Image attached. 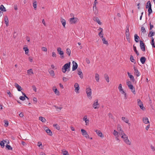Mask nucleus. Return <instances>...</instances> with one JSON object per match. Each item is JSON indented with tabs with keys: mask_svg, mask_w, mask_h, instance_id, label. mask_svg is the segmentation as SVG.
<instances>
[{
	"mask_svg": "<svg viewBox=\"0 0 155 155\" xmlns=\"http://www.w3.org/2000/svg\"><path fill=\"white\" fill-rule=\"evenodd\" d=\"M68 80V78H67L65 77H63V80L64 82H65L67 81Z\"/></svg>",
	"mask_w": 155,
	"mask_h": 155,
	"instance_id": "nucleus-56",
	"label": "nucleus"
},
{
	"mask_svg": "<svg viewBox=\"0 0 155 155\" xmlns=\"http://www.w3.org/2000/svg\"><path fill=\"white\" fill-rule=\"evenodd\" d=\"M155 32H153L152 31H150L149 32V34L148 35L149 37H151L152 36L154 35Z\"/></svg>",
	"mask_w": 155,
	"mask_h": 155,
	"instance_id": "nucleus-33",
	"label": "nucleus"
},
{
	"mask_svg": "<svg viewBox=\"0 0 155 155\" xmlns=\"http://www.w3.org/2000/svg\"><path fill=\"white\" fill-rule=\"evenodd\" d=\"M14 86L18 91H21L22 90V88L17 83H15Z\"/></svg>",
	"mask_w": 155,
	"mask_h": 155,
	"instance_id": "nucleus-16",
	"label": "nucleus"
},
{
	"mask_svg": "<svg viewBox=\"0 0 155 155\" xmlns=\"http://www.w3.org/2000/svg\"><path fill=\"white\" fill-rule=\"evenodd\" d=\"M42 51H47V48L45 47H42Z\"/></svg>",
	"mask_w": 155,
	"mask_h": 155,
	"instance_id": "nucleus-64",
	"label": "nucleus"
},
{
	"mask_svg": "<svg viewBox=\"0 0 155 155\" xmlns=\"http://www.w3.org/2000/svg\"><path fill=\"white\" fill-rule=\"evenodd\" d=\"M148 8V15H150V14L152 12V9L151 8V7Z\"/></svg>",
	"mask_w": 155,
	"mask_h": 155,
	"instance_id": "nucleus-42",
	"label": "nucleus"
},
{
	"mask_svg": "<svg viewBox=\"0 0 155 155\" xmlns=\"http://www.w3.org/2000/svg\"><path fill=\"white\" fill-rule=\"evenodd\" d=\"M128 87L129 89L131 90V91L134 94H136L135 92V88L132 85H128Z\"/></svg>",
	"mask_w": 155,
	"mask_h": 155,
	"instance_id": "nucleus-12",
	"label": "nucleus"
},
{
	"mask_svg": "<svg viewBox=\"0 0 155 155\" xmlns=\"http://www.w3.org/2000/svg\"><path fill=\"white\" fill-rule=\"evenodd\" d=\"M5 21L6 26H8V17L7 16H5Z\"/></svg>",
	"mask_w": 155,
	"mask_h": 155,
	"instance_id": "nucleus-23",
	"label": "nucleus"
},
{
	"mask_svg": "<svg viewBox=\"0 0 155 155\" xmlns=\"http://www.w3.org/2000/svg\"><path fill=\"white\" fill-rule=\"evenodd\" d=\"M134 74H136L137 77L139 76L140 74L139 71H138L137 68L135 67H134Z\"/></svg>",
	"mask_w": 155,
	"mask_h": 155,
	"instance_id": "nucleus-11",
	"label": "nucleus"
},
{
	"mask_svg": "<svg viewBox=\"0 0 155 155\" xmlns=\"http://www.w3.org/2000/svg\"><path fill=\"white\" fill-rule=\"evenodd\" d=\"M78 19L77 18L73 17L70 18L69 21L71 24L76 23L78 21Z\"/></svg>",
	"mask_w": 155,
	"mask_h": 155,
	"instance_id": "nucleus-5",
	"label": "nucleus"
},
{
	"mask_svg": "<svg viewBox=\"0 0 155 155\" xmlns=\"http://www.w3.org/2000/svg\"><path fill=\"white\" fill-rule=\"evenodd\" d=\"M122 119L126 123H128L129 120L127 118H126L124 117H122Z\"/></svg>",
	"mask_w": 155,
	"mask_h": 155,
	"instance_id": "nucleus-38",
	"label": "nucleus"
},
{
	"mask_svg": "<svg viewBox=\"0 0 155 155\" xmlns=\"http://www.w3.org/2000/svg\"><path fill=\"white\" fill-rule=\"evenodd\" d=\"M117 130L119 132V134H122V133H124V132L122 130L121 126L120 125H119L118 126Z\"/></svg>",
	"mask_w": 155,
	"mask_h": 155,
	"instance_id": "nucleus-14",
	"label": "nucleus"
},
{
	"mask_svg": "<svg viewBox=\"0 0 155 155\" xmlns=\"http://www.w3.org/2000/svg\"><path fill=\"white\" fill-rule=\"evenodd\" d=\"M127 74L129 77L130 78V80L133 82H134L135 80V79L134 76L133 75H131L130 73L129 72H127Z\"/></svg>",
	"mask_w": 155,
	"mask_h": 155,
	"instance_id": "nucleus-21",
	"label": "nucleus"
},
{
	"mask_svg": "<svg viewBox=\"0 0 155 155\" xmlns=\"http://www.w3.org/2000/svg\"><path fill=\"white\" fill-rule=\"evenodd\" d=\"M97 135L101 138L103 137L104 136L102 132L100 130H96L95 131Z\"/></svg>",
	"mask_w": 155,
	"mask_h": 155,
	"instance_id": "nucleus-13",
	"label": "nucleus"
},
{
	"mask_svg": "<svg viewBox=\"0 0 155 155\" xmlns=\"http://www.w3.org/2000/svg\"><path fill=\"white\" fill-rule=\"evenodd\" d=\"M101 38H102V41H103V43L104 44L108 45V41H107L106 40V39L104 37H103V36L102 35L101 36Z\"/></svg>",
	"mask_w": 155,
	"mask_h": 155,
	"instance_id": "nucleus-20",
	"label": "nucleus"
},
{
	"mask_svg": "<svg viewBox=\"0 0 155 155\" xmlns=\"http://www.w3.org/2000/svg\"><path fill=\"white\" fill-rule=\"evenodd\" d=\"M0 10L2 11H6V10L5 9V8L4 6L3 5H1L0 6Z\"/></svg>",
	"mask_w": 155,
	"mask_h": 155,
	"instance_id": "nucleus-41",
	"label": "nucleus"
},
{
	"mask_svg": "<svg viewBox=\"0 0 155 155\" xmlns=\"http://www.w3.org/2000/svg\"><path fill=\"white\" fill-rule=\"evenodd\" d=\"M61 48H58L57 49V51L58 53L59 54H60L61 56V58H64V52L63 51H61Z\"/></svg>",
	"mask_w": 155,
	"mask_h": 155,
	"instance_id": "nucleus-6",
	"label": "nucleus"
},
{
	"mask_svg": "<svg viewBox=\"0 0 155 155\" xmlns=\"http://www.w3.org/2000/svg\"><path fill=\"white\" fill-rule=\"evenodd\" d=\"M108 116L110 118H111L112 119L113 118V116L112 114L110 113H109L108 114Z\"/></svg>",
	"mask_w": 155,
	"mask_h": 155,
	"instance_id": "nucleus-62",
	"label": "nucleus"
},
{
	"mask_svg": "<svg viewBox=\"0 0 155 155\" xmlns=\"http://www.w3.org/2000/svg\"><path fill=\"white\" fill-rule=\"evenodd\" d=\"M25 98L26 97H25L21 96L19 97V99L22 101H24L25 100Z\"/></svg>",
	"mask_w": 155,
	"mask_h": 155,
	"instance_id": "nucleus-57",
	"label": "nucleus"
},
{
	"mask_svg": "<svg viewBox=\"0 0 155 155\" xmlns=\"http://www.w3.org/2000/svg\"><path fill=\"white\" fill-rule=\"evenodd\" d=\"M130 60L132 62H134L135 60L134 59L133 56L132 55L130 56Z\"/></svg>",
	"mask_w": 155,
	"mask_h": 155,
	"instance_id": "nucleus-50",
	"label": "nucleus"
},
{
	"mask_svg": "<svg viewBox=\"0 0 155 155\" xmlns=\"http://www.w3.org/2000/svg\"><path fill=\"white\" fill-rule=\"evenodd\" d=\"M7 94L9 95V96L10 97H12V95L11 94L10 91H9L7 92Z\"/></svg>",
	"mask_w": 155,
	"mask_h": 155,
	"instance_id": "nucleus-63",
	"label": "nucleus"
},
{
	"mask_svg": "<svg viewBox=\"0 0 155 155\" xmlns=\"http://www.w3.org/2000/svg\"><path fill=\"white\" fill-rule=\"evenodd\" d=\"M143 123H145V124H147L149 123L148 119L147 117H145L143 118Z\"/></svg>",
	"mask_w": 155,
	"mask_h": 155,
	"instance_id": "nucleus-24",
	"label": "nucleus"
},
{
	"mask_svg": "<svg viewBox=\"0 0 155 155\" xmlns=\"http://www.w3.org/2000/svg\"><path fill=\"white\" fill-rule=\"evenodd\" d=\"M53 90H54V91L55 94H56L57 95H59V92L58 91V90L57 89V88H56L54 90V89H53Z\"/></svg>",
	"mask_w": 155,
	"mask_h": 155,
	"instance_id": "nucleus-48",
	"label": "nucleus"
},
{
	"mask_svg": "<svg viewBox=\"0 0 155 155\" xmlns=\"http://www.w3.org/2000/svg\"><path fill=\"white\" fill-rule=\"evenodd\" d=\"M54 107L57 109H59V110H60L62 108V107H58L55 105L54 106Z\"/></svg>",
	"mask_w": 155,
	"mask_h": 155,
	"instance_id": "nucleus-58",
	"label": "nucleus"
},
{
	"mask_svg": "<svg viewBox=\"0 0 155 155\" xmlns=\"http://www.w3.org/2000/svg\"><path fill=\"white\" fill-rule=\"evenodd\" d=\"M126 84L128 86V85H132L131 82L130 81H128V80H127Z\"/></svg>",
	"mask_w": 155,
	"mask_h": 155,
	"instance_id": "nucleus-54",
	"label": "nucleus"
},
{
	"mask_svg": "<svg viewBox=\"0 0 155 155\" xmlns=\"http://www.w3.org/2000/svg\"><path fill=\"white\" fill-rule=\"evenodd\" d=\"M53 127L56 128L57 130H59L60 129V127L57 124H54Z\"/></svg>",
	"mask_w": 155,
	"mask_h": 155,
	"instance_id": "nucleus-43",
	"label": "nucleus"
},
{
	"mask_svg": "<svg viewBox=\"0 0 155 155\" xmlns=\"http://www.w3.org/2000/svg\"><path fill=\"white\" fill-rule=\"evenodd\" d=\"M6 147L8 149V150H12V148L9 145H7L6 146Z\"/></svg>",
	"mask_w": 155,
	"mask_h": 155,
	"instance_id": "nucleus-53",
	"label": "nucleus"
},
{
	"mask_svg": "<svg viewBox=\"0 0 155 155\" xmlns=\"http://www.w3.org/2000/svg\"><path fill=\"white\" fill-rule=\"evenodd\" d=\"M146 59L145 57H142L140 59V61L142 64H144L146 61Z\"/></svg>",
	"mask_w": 155,
	"mask_h": 155,
	"instance_id": "nucleus-22",
	"label": "nucleus"
},
{
	"mask_svg": "<svg viewBox=\"0 0 155 155\" xmlns=\"http://www.w3.org/2000/svg\"><path fill=\"white\" fill-rule=\"evenodd\" d=\"M93 20L94 21H96L99 25H101V23L97 17H94Z\"/></svg>",
	"mask_w": 155,
	"mask_h": 155,
	"instance_id": "nucleus-18",
	"label": "nucleus"
},
{
	"mask_svg": "<svg viewBox=\"0 0 155 155\" xmlns=\"http://www.w3.org/2000/svg\"><path fill=\"white\" fill-rule=\"evenodd\" d=\"M71 63L69 62L68 63L65 64L62 68V71L63 73H65L66 71H69L70 70Z\"/></svg>",
	"mask_w": 155,
	"mask_h": 155,
	"instance_id": "nucleus-1",
	"label": "nucleus"
},
{
	"mask_svg": "<svg viewBox=\"0 0 155 155\" xmlns=\"http://www.w3.org/2000/svg\"><path fill=\"white\" fill-rule=\"evenodd\" d=\"M0 145L2 148L4 147L5 146V143L3 141H2L0 142Z\"/></svg>",
	"mask_w": 155,
	"mask_h": 155,
	"instance_id": "nucleus-55",
	"label": "nucleus"
},
{
	"mask_svg": "<svg viewBox=\"0 0 155 155\" xmlns=\"http://www.w3.org/2000/svg\"><path fill=\"white\" fill-rule=\"evenodd\" d=\"M33 90L35 92H36L37 91V88L35 85H33L32 86Z\"/></svg>",
	"mask_w": 155,
	"mask_h": 155,
	"instance_id": "nucleus-61",
	"label": "nucleus"
},
{
	"mask_svg": "<svg viewBox=\"0 0 155 155\" xmlns=\"http://www.w3.org/2000/svg\"><path fill=\"white\" fill-rule=\"evenodd\" d=\"M75 88L74 91L76 93H79V90L80 89V87L79 84L77 83L75 84L74 86Z\"/></svg>",
	"mask_w": 155,
	"mask_h": 155,
	"instance_id": "nucleus-9",
	"label": "nucleus"
},
{
	"mask_svg": "<svg viewBox=\"0 0 155 155\" xmlns=\"http://www.w3.org/2000/svg\"><path fill=\"white\" fill-rule=\"evenodd\" d=\"M39 120L43 123L45 122L46 121V119L44 117H39Z\"/></svg>",
	"mask_w": 155,
	"mask_h": 155,
	"instance_id": "nucleus-29",
	"label": "nucleus"
},
{
	"mask_svg": "<svg viewBox=\"0 0 155 155\" xmlns=\"http://www.w3.org/2000/svg\"><path fill=\"white\" fill-rule=\"evenodd\" d=\"M37 145L41 149L43 148V147L42 146L41 142L39 141Z\"/></svg>",
	"mask_w": 155,
	"mask_h": 155,
	"instance_id": "nucleus-39",
	"label": "nucleus"
},
{
	"mask_svg": "<svg viewBox=\"0 0 155 155\" xmlns=\"http://www.w3.org/2000/svg\"><path fill=\"white\" fill-rule=\"evenodd\" d=\"M141 31L142 32H143L144 33L146 32L145 28L143 26H142L141 27Z\"/></svg>",
	"mask_w": 155,
	"mask_h": 155,
	"instance_id": "nucleus-49",
	"label": "nucleus"
},
{
	"mask_svg": "<svg viewBox=\"0 0 155 155\" xmlns=\"http://www.w3.org/2000/svg\"><path fill=\"white\" fill-rule=\"evenodd\" d=\"M140 47L141 49L143 51H145V48L144 44L143 41H140Z\"/></svg>",
	"mask_w": 155,
	"mask_h": 155,
	"instance_id": "nucleus-7",
	"label": "nucleus"
},
{
	"mask_svg": "<svg viewBox=\"0 0 155 155\" xmlns=\"http://www.w3.org/2000/svg\"><path fill=\"white\" fill-rule=\"evenodd\" d=\"M73 66H72V71H74L76 70L77 68L78 65L76 62L74 61H72Z\"/></svg>",
	"mask_w": 155,
	"mask_h": 155,
	"instance_id": "nucleus-10",
	"label": "nucleus"
},
{
	"mask_svg": "<svg viewBox=\"0 0 155 155\" xmlns=\"http://www.w3.org/2000/svg\"><path fill=\"white\" fill-rule=\"evenodd\" d=\"M61 21L64 28H65V25L66 24L65 20L62 18H61Z\"/></svg>",
	"mask_w": 155,
	"mask_h": 155,
	"instance_id": "nucleus-19",
	"label": "nucleus"
},
{
	"mask_svg": "<svg viewBox=\"0 0 155 155\" xmlns=\"http://www.w3.org/2000/svg\"><path fill=\"white\" fill-rule=\"evenodd\" d=\"M113 134L115 136H119V132H118L117 131H116L115 130H114Z\"/></svg>",
	"mask_w": 155,
	"mask_h": 155,
	"instance_id": "nucleus-45",
	"label": "nucleus"
},
{
	"mask_svg": "<svg viewBox=\"0 0 155 155\" xmlns=\"http://www.w3.org/2000/svg\"><path fill=\"white\" fill-rule=\"evenodd\" d=\"M139 37L137 35V34H135L134 35V40L135 41L138 42L139 41Z\"/></svg>",
	"mask_w": 155,
	"mask_h": 155,
	"instance_id": "nucleus-26",
	"label": "nucleus"
},
{
	"mask_svg": "<svg viewBox=\"0 0 155 155\" xmlns=\"http://www.w3.org/2000/svg\"><path fill=\"white\" fill-rule=\"evenodd\" d=\"M95 78L96 81L97 82H99V76L98 74L96 73L95 74Z\"/></svg>",
	"mask_w": 155,
	"mask_h": 155,
	"instance_id": "nucleus-31",
	"label": "nucleus"
},
{
	"mask_svg": "<svg viewBox=\"0 0 155 155\" xmlns=\"http://www.w3.org/2000/svg\"><path fill=\"white\" fill-rule=\"evenodd\" d=\"M104 78L106 79L107 82L108 83L109 82V78L108 75L107 74H105L104 75Z\"/></svg>",
	"mask_w": 155,
	"mask_h": 155,
	"instance_id": "nucleus-27",
	"label": "nucleus"
},
{
	"mask_svg": "<svg viewBox=\"0 0 155 155\" xmlns=\"http://www.w3.org/2000/svg\"><path fill=\"white\" fill-rule=\"evenodd\" d=\"M48 71L49 72V73H50V75L54 77L55 75V74L54 72V71L53 70H48Z\"/></svg>",
	"mask_w": 155,
	"mask_h": 155,
	"instance_id": "nucleus-34",
	"label": "nucleus"
},
{
	"mask_svg": "<svg viewBox=\"0 0 155 155\" xmlns=\"http://www.w3.org/2000/svg\"><path fill=\"white\" fill-rule=\"evenodd\" d=\"M122 134L119 135H122L121 137L123 139L125 143L128 145H130L131 143L128 139L127 136L124 133H123Z\"/></svg>",
	"mask_w": 155,
	"mask_h": 155,
	"instance_id": "nucleus-2",
	"label": "nucleus"
},
{
	"mask_svg": "<svg viewBox=\"0 0 155 155\" xmlns=\"http://www.w3.org/2000/svg\"><path fill=\"white\" fill-rule=\"evenodd\" d=\"M133 48L134 51L135 52L136 54H137V56L139 55V54L138 51H137L136 49V46H134V45L133 46Z\"/></svg>",
	"mask_w": 155,
	"mask_h": 155,
	"instance_id": "nucleus-35",
	"label": "nucleus"
},
{
	"mask_svg": "<svg viewBox=\"0 0 155 155\" xmlns=\"http://www.w3.org/2000/svg\"><path fill=\"white\" fill-rule=\"evenodd\" d=\"M77 71H78V74L79 75L80 78L82 79L83 78V74L81 71V70L80 69L77 70Z\"/></svg>",
	"mask_w": 155,
	"mask_h": 155,
	"instance_id": "nucleus-15",
	"label": "nucleus"
},
{
	"mask_svg": "<svg viewBox=\"0 0 155 155\" xmlns=\"http://www.w3.org/2000/svg\"><path fill=\"white\" fill-rule=\"evenodd\" d=\"M97 3V0H95L94 2V4H93V11H94V8H96V4Z\"/></svg>",
	"mask_w": 155,
	"mask_h": 155,
	"instance_id": "nucleus-44",
	"label": "nucleus"
},
{
	"mask_svg": "<svg viewBox=\"0 0 155 155\" xmlns=\"http://www.w3.org/2000/svg\"><path fill=\"white\" fill-rule=\"evenodd\" d=\"M4 122L5 123L4 126L5 127H7L8 125V121L6 120H4Z\"/></svg>",
	"mask_w": 155,
	"mask_h": 155,
	"instance_id": "nucleus-47",
	"label": "nucleus"
},
{
	"mask_svg": "<svg viewBox=\"0 0 155 155\" xmlns=\"http://www.w3.org/2000/svg\"><path fill=\"white\" fill-rule=\"evenodd\" d=\"M151 44L152 45L153 48H155L154 42V38L153 37L151 38Z\"/></svg>",
	"mask_w": 155,
	"mask_h": 155,
	"instance_id": "nucleus-36",
	"label": "nucleus"
},
{
	"mask_svg": "<svg viewBox=\"0 0 155 155\" xmlns=\"http://www.w3.org/2000/svg\"><path fill=\"white\" fill-rule=\"evenodd\" d=\"M62 153L63 155H69L68 151L66 150L63 151L62 150Z\"/></svg>",
	"mask_w": 155,
	"mask_h": 155,
	"instance_id": "nucleus-40",
	"label": "nucleus"
},
{
	"mask_svg": "<svg viewBox=\"0 0 155 155\" xmlns=\"http://www.w3.org/2000/svg\"><path fill=\"white\" fill-rule=\"evenodd\" d=\"M86 91L87 97L90 99H91L92 97L91 96V88L89 87H87Z\"/></svg>",
	"mask_w": 155,
	"mask_h": 155,
	"instance_id": "nucleus-3",
	"label": "nucleus"
},
{
	"mask_svg": "<svg viewBox=\"0 0 155 155\" xmlns=\"http://www.w3.org/2000/svg\"><path fill=\"white\" fill-rule=\"evenodd\" d=\"M118 88L120 92H121V91H122V90H123L122 88L121 84H119Z\"/></svg>",
	"mask_w": 155,
	"mask_h": 155,
	"instance_id": "nucleus-52",
	"label": "nucleus"
},
{
	"mask_svg": "<svg viewBox=\"0 0 155 155\" xmlns=\"http://www.w3.org/2000/svg\"><path fill=\"white\" fill-rule=\"evenodd\" d=\"M141 109L143 110H144L145 109V108L143 107V104L139 106Z\"/></svg>",
	"mask_w": 155,
	"mask_h": 155,
	"instance_id": "nucleus-60",
	"label": "nucleus"
},
{
	"mask_svg": "<svg viewBox=\"0 0 155 155\" xmlns=\"http://www.w3.org/2000/svg\"><path fill=\"white\" fill-rule=\"evenodd\" d=\"M125 35L127 39H129V35L130 34L129 32H127L125 33Z\"/></svg>",
	"mask_w": 155,
	"mask_h": 155,
	"instance_id": "nucleus-51",
	"label": "nucleus"
},
{
	"mask_svg": "<svg viewBox=\"0 0 155 155\" xmlns=\"http://www.w3.org/2000/svg\"><path fill=\"white\" fill-rule=\"evenodd\" d=\"M151 2L150 1H148L147 2V5L146 6V8H148L151 7Z\"/></svg>",
	"mask_w": 155,
	"mask_h": 155,
	"instance_id": "nucleus-25",
	"label": "nucleus"
},
{
	"mask_svg": "<svg viewBox=\"0 0 155 155\" xmlns=\"http://www.w3.org/2000/svg\"><path fill=\"white\" fill-rule=\"evenodd\" d=\"M27 73L29 75H31L33 74V73L31 69H29L27 70Z\"/></svg>",
	"mask_w": 155,
	"mask_h": 155,
	"instance_id": "nucleus-28",
	"label": "nucleus"
},
{
	"mask_svg": "<svg viewBox=\"0 0 155 155\" xmlns=\"http://www.w3.org/2000/svg\"><path fill=\"white\" fill-rule=\"evenodd\" d=\"M103 31H101L98 34V35L101 38V36L102 35H103Z\"/></svg>",
	"mask_w": 155,
	"mask_h": 155,
	"instance_id": "nucleus-59",
	"label": "nucleus"
},
{
	"mask_svg": "<svg viewBox=\"0 0 155 155\" xmlns=\"http://www.w3.org/2000/svg\"><path fill=\"white\" fill-rule=\"evenodd\" d=\"M81 133H82V135L84 136L86 138H89V135L88 134L87 132H86V131L83 129H81Z\"/></svg>",
	"mask_w": 155,
	"mask_h": 155,
	"instance_id": "nucleus-8",
	"label": "nucleus"
},
{
	"mask_svg": "<svg viewBox=\"0 0 155 155\" xmlns=\"http://www.w3.org/2000/svg\"><path fill=\"white\" fill-rule=\"evenodd\" d=\"M99 104L98 102V100L96 99L94 102L92 104L93 107L95 109L98 108L99 107Z\"/></svg>",
	"mask_w": 155,
	"mask_h": 155,
	"instance_id": "nucleus-4",
	"label": "nucleus"
},
{
	"mask_svg": "<svg viewBox=\"0 0 155 155\" xmlns=\"http://www.w3.org/2000/svg\"><path fill=\"white\" fill-rule=\"evenodd\" d=\"M23 49L25 51V54H28L29 52V49L27 47H24Z\"/></svg>",
	"mask_w": 155,
	"mask_h": 155,
	"instance_id": "nucleus-32",
	"label": "nucleus"
},
{
	"mask_svg": "<svg viewBox=\"0 0 155 155\" xmlns=\"http://www.w3.org/2000/svg\"><path fill=\"white\" fill-rule=\"evenodd\" d=\"M45 131L47 134L51 136L52 135V132L51 130L49 129L48 127H46L45 129Z\"/></svg>",
	"mask_w": 155,
	"mask_h": 155,
	"instance_id": "nucleus-17",
	"label": "nucleus"
},
{
	"mask_svg": "<svg viewBox=\"0 0 155 155\" xmlns=\"http://www.w3.org/2000/svg\"><path fill=\"white\" fill-rule=\"evenodd\" d=\"M66 53L69 55L70 56L71 53V51L68 48H67L66 50Z\"/></svg>",
	"mask_w": 155,
	"mask_h": 155,
	"instance_id": "nucleus-37",
	"label": "nucleus"
},
{
	"mask_svg": "<svg viewBox=\"0 0 155 155\" xmlns=\"http://www.w3.org/2000/svg\"><path fill=\"white\" fill-rule=\"evenodd\" d=\"M37 2L36 0H34V2L33 3V6L34 9L36 10L37 8Z\"/></svg>",
	"mask_w": 155,
	"mask_h": 155,
	"instance_id": "nucleus-30",
	"label": "nucleus"
},
{
	"mask_svg": "<svg viewBox=\"0 0 155 155\" xmlns=\"http://www.w3.org/2000/svg\"><path fill=\"white\" fill-rule=\"evenodd\" d=\"M137 104L139 106L143 104L142 103V102L140 101V99H138L137 100Z\"/></svg>",
	"mask_w": 155,
	"mask_h": 155,
	"instance_id": "nucleus-46",
	"label": "nucleus"
}]
</instances>
